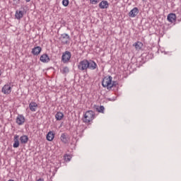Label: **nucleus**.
Masks as SVG:
<instances>
[{"label": "nucleus", "instance_id": "obj_1", "mask_svg": "<svg viewBox=\"0 0 181 181\" xmlns=\"http://www.w3.org/2000/svg\"><path fill=\"white\" fill-rule=\"evenodd\" d=\"M95 118V113L93 110H88L83 115V121L85 124H90Z\"/></svg>", "mask_w": 181, "mask_h": 181}, {"label": "nucleus", "instance_id": "obj_2", "mask_svg": "<svg viewBox=\"0 0 181 181\" xmlns=\"http://www.w3.org/2000/svg\"><path fill=\"white\" fill-rule=\"evenodd\" d=\"M111 83H112V76H105L102 81V86L105 88H107V90H110Z\"/></svg>", "mask_w": 181, "mask_h": 181}, {"label": "nucleus", "instance_id": "obj_3", "mask_svg": "<svg viewBox=\"0 0 181 181\" xmlns=\"http://www.w3.org/2000/svg\"><path fill=\"white\" fill-rule=\"evenodd\" d=\"M71 59V52H70V51H65L64 52H63L62 56V63L66 64L70 62Z\"/></svg>", "mask_w": 181, "mask_h": 181}, {"label": "nucleus", "instance_id": "obj_4", "mask_svg": "<svg viewBox=\"0 0 181 181\" xmlns=\"http://www.w3.org/2000/svg\"><path fill=\"white\" fill-rule=\"evenodd\" d=\"M78 70H81V71L87 70L88 69V60L83 59V61H81L78 64Z\"/></svg>", "mask_w": 181, "mask_h": 181}, {"label": "nucleus", "instance_id": "obj_5", "mask_svg": "<svg viewBox=\"0 0 181 181\" xmlns=\"http://www.w3.org/2000/svg\"><path fill=\"white\" fill-rule=\"evenodd\" d=\"M16 124H18V125H23V124H25V116H23V115H18L17 116Z\"/></svg>", "mask_w": 181, "mask_h": 181}, {"label": "nucleus", "instance_id": "obj_6", "mask_svg": "<svg viewBox=\"0 0 181 181\" xmlns=\"http://www.w3.org/2000/svg\"><path fill=\"white\" fill-rule=\"evenodd\" d=\"M139 13V9L137 7H134L129 13V16L130 18H135V16H136V15H138Z\"/></svg>", "mask_w": 181, "mask_h": 181}, {"label": "nucleus", "instance_id": "obj_7", "mask_svg": "<svg viewBox=\"0 0 181 181\" xmlns=\"http://www.w3.org/2000/svg\"><path fill=\"white\" fill-rule=\"evenodd\" d=\"M42 52V47L37 46L32 49L31 53L33 56H39Z\"/></svg>", "mask_w": 181, "mask_h": 181}, {"label": "nucleus", "instance_id": "obj_8", "mask_svg": "<svg viewBox=\"0 0 181 181\" xmlns=\"http://www.w3.org/2000/svg\"><path fill=\"white\" fill-rule=\"evenodd\" d=\"M11 91H12V88L9 85H4L1 89L4 94H11Z\"/></svg>", "mask_w": 181, "mask_h": 181}, {"label": "nucleus", "instance_id": "obj_9", "mask_svg": "<svg viewBox=\"0 0 181 181\" xmlns=\"http://www.w3.org/2000/svg\"><path fill=\"white\" fill-rule=\"evenodd\" d=\"M24 15H25L24 11L17 10L16 11V14H15L16 19H18V21H21V19H22L23 18Z\"/></svg>", "mask_w": 181, "mask_h": 181}, {"label": "nucleus", "instance_id": "obj_10", "mask_svg": "<svg viewBox=\"0 0 181 181\" xmlns=\"http://www.w3.org/2000/svg\"><path fill=\"white\" fill-rule=\"evenodd\" d=\"M40 60L42 62V63H49L50 62V58L47 54H43L40 57Z\"/></svg>", "mask_w": 181, "mask_h": 181}, {"label": "nucleus", "instance_id": "obj_11", "mask_svg": "<svg viewBox=\"0 0 181 181\" xmlns=\"http://www.w3.org/2000/svg\"><path fill=\"white\" fill-rule=\"evenodd\" d=\"M37 103L36 102H30L29 104V108L32 112H36V110H37Z\"/></svg>", "mask_w": 181, "mask_h": 181}, {"label": "nucleus", "instance_id": "obj_12", "mask_svg": "<svg viewBox=\"0 0 181 181\" xmlns=\"http://www.w3.org/2000/svg\"><path fill=\"white\" fill-rule=\"evenodd\" d=\"M167 19L168 22H170L171 23H174V22H176V14L175 13L168 14Z\"/></svg>", "mask_w": 181, "mask_h": 181}, {"label": "nucleus", "instance_id": "obj_13", "mask_svg": "<svg viewBox=\"0 0 181 181\" xmlns=\"http://www.w3.org/2000/svg\"><path fill=\"white\" fill-rule=\"evenodd\" d=\"M98 66L97 64L95 63V62L90 60L88 61V69H89L90 70H95V69H97Z\"/></svg>", "mask_w": 181, "mask_h": 181}, {"label": "nucleus", "instance_id": "obj_14", "mask_svg": "<svg viewBox=\"0 0 181 181\" xmlns=\"http://www.w3.org/2000/svg\"><path fill=\"white\" fill-rule=\"evenodd\" d=\"M108 6H110V4H108V1H102L99 4V8H100V9H107Z\"/></svg>", "mask_w": 181, "mask_h": 181}, {"label": "nucleus", "instance_id": "obj_15", "mask_svg": "<svg viewBox=\"0 0 181 181\" xmlns=\"http://www.w3.org/2000/svg\"><path fill=\"white\" fill-rule=\"evenodd\" d=\"M62 38L64 40H63V43H64V45H67L69 43V40H70V35H69L68 34L64 33L62 34Z\"/></svg>", "mask_w": 181, "mask_h": 181}, {"label": "nucleus", "instance_id": "obj_16", "mask_svg": "<svg viewBox=\"0 0 181 181\" xmlns=\"http://www.w3.org/2000/svg\"><path fill=\"white\" fill-rule=\"evenodd\" d=\"M14 143L13 144V146L14 148H19V136L15 135L13 139Z\"/></svg>", "mask_w": 181, "mask_h": 181}, {"label": "nucleus", "instance_id": "obj_17", "mask_svg": "<svg viewBox=\"0 0 181 181\" xmlns=\"http://www.w3.org/2000/svg\"><path fill=\"white\" fill-rule=\"evenodd\" d=\"M53 139H54V133L49 131L47 134V141H52Z\"/></svg>", "mask_w": 181, "mask_h": 181}, {"label": "nucleus", "instance_id": "obj_18", "mask_svg": "<svg viewBox=\"0 0 181 181\" xmlns=\"http://www.w3.org/2000/svg\"><path fill=\"white\" fill-rule=\"evenodd\" d=\"M64 117V115L62 112H57V114L55 115V118L57 121H62Z\"/></svg>", "mask_w": 181, "mask_h": 181}, {"label": "nucleus", "instance_id": "obj_19", "mask_svg": "<svg viewBox=\"0 0 181 181\" xmlns=\"http://www.w3.org/2000/svg\"><path fill=\"white\" fill-rule=\"evenodd\" d=\"M60 139L63 144H67V142H69V139H67V134H62Z\"/></svg>", "mask_w": 181, "mask_h": 181}, {"label": "nucleus", "instance_id": "obj_20", "mask_svg": "<svg viewBox=\"0 0 181 181\" xmlns=\"http://www.w3.org/2000/svg\"><path fill=\"white\" fill-rule=\"evenodd\" d=\"M20 141L21 144H28V141H29V138L26 135L21 136L20 137Z\"/></svg>", "mask_w": 181, "mask_h": 181}, {"label": "nucleus", "instance_id": "obj_21", "mask_svg": "<svg viewBox=\"0 0 181 181\" xmlns=\"http://www.w3.org/2000/svg\"><path fill=\"white\" fill-rule=\"evenodd\" d=\"M143 44L141 42H137L134 44L135 49L136 50H141L142 49Z\"/></svg>", "mask_w": 181, "mask_h": 181}, {"label": "nucleus", "instance_id": "obj_22", "mask_svg": "<svg viewBox=\"0 0 181 181\" xmlns=\"http://www.w3.org/2000/svg\"><path fill=\"white\" fill-rule=\"evenodd\" d=\"M117 85H118V82L112 81V82H110V87L109 90H111L112 87H117Z\"/></svg>", "mask_w": 181, "mask_h": 181}, {"label": "nucleus", "instance_id": "obj_23", "mask_svg": "<svg viewBox=\"0 0 181 181\" xmlns=\"http://www.w3.org/2000/svg\"><path fill=\"white\" fill-rule=\"evenodd\" d=\"M69 67H67V66H64L62 69V74H69Z\"/></svg>", "mask_w": 181, "mask_h": 181}, {"label": "nucleus", "instance_id": "obj_24", "mask_svg": "<svg viewBox=\"0 0 181 181\" xmlns=\"http://www.w3.org/2000/svg\"><path fill=\"white\" fill-rule=\"evenodd\" d=\"M104 110H105L104 106H100L99 107L97 108V111L98 112L104 113Z\"/></svg>", "mask_w": 181, "mask_h": 181}, {"label": "nucleus", "instance_id": "obj_25", "mask_svg": "<svg viewBox=\"0 0 181 181\" xmlns=\"http://www.w3.org/2000/svg\"><path fill=\"white\" fill-rule=\"evenodd\" d=\"M69 0H63L62 1V5L64 6H69Z\"/></svg>", "mask_w": 181, "mask_h": 181}, {"label": "nucleus", "instance_id": "obj_26", "mask_svg": "<svg viewBox=\"0 0 181 181\" xmlns=\"http://www.w3.org/2000/svg\"><path fill=\"white\" fill-rule=\"evenodd\" d=\"M71 160V157L69 155H66V156H65V160L66 162H70V160Z\"/></svg>", "mask_w": 181, "mask_h": 181}, {"label": "nucleus", "instance_id": "obj_27", "mask_svg": "<svg viewBox=\"0 0 181 181\" xmlns=\"http://www.w3.org/2000/svg\"><path fill=\"white\" fill-rule=\"evenodd\" d=\"M90 1L93 5H97L98 4V0H90Z\"/></svg>", "mask_w": 181, "mask_h": 181}, {"label": "nucleus", "instance_id": "obj_28", "mask_svg": "<svg viewBox=\"0 0 181 181\" xmlns=\"http://www.w3.org/2000/svg\"><path fill=\"white\" fill-rule=\"evenodd\" d=\"M109 101H115V99L109 98Z\"/></svg>", "mask_w": 181, "mask_h": 181}, {"label": "nucleus", "instance_id": "obj_29", "mask_svg": "<svg viewBox=\"0 0 181 181\" xmlns=\"http://www.w3.org/2000/svg\"><path fill=\"white\" fill-rule=\"evenodd\" d=\"M37 181H44V180H43V179L40 178V179H38Z\"/></svg>", "mask_w": 181, "mask_h": 181}, {"label": "nucleus", "instance_id": "obj_30", "mask_svg": "<svg viewBox=\"0 0 181 181\" xmlns=\"http://www.w3.org/2000/svg\"><path fill=\"white\" fill-rule=\"evenodd\" d=\"M2 76V71L0 69V76Z\"/></svg>", "mask_w": 181, "mask_h": 181}, {"label": "nucleus", "instance_id": "obj_31", "mask_svg": "<svg viewBox=\"0 0 181 181\" xmlns=\"http://www.w3.org/2000/svg\"><path fill=\"white\" fill-rule=\"evenodd\" d=\"M26 2H30V0H25Z\"/></svg>", "mask_w": 181, "mask_h": 181}, {"label": "nucleus", "instance_id": "obj_32", "mask_svg": "<svg viewBox=\"0 0 181 181\" xmlns=\"http://www.w3.org/2000/svg\"><path fill=\"white\" fill-rule=\"evenodd\" d=\"M13 1H18V0H13Z\"/></svg>", "mask_w": 181, "mask_h": 181}]
</instances>
